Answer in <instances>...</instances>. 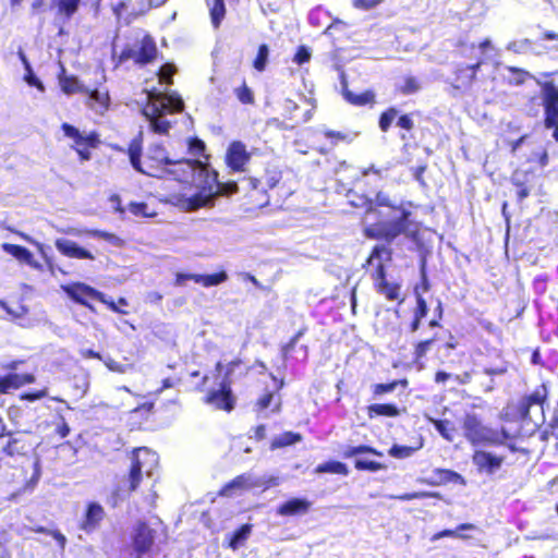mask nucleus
Masks as SVG:
<instances>
[{"label":"nucleus","instance_id":"1","mask_svg":"<svg viewBox=\"0 0 558 558\" xmlns=\"http://www.w3.org/2000/svg\"><path fill=\"white\" fill-rule=\"evenodd\" d=\"M351 203L354 207L364 209L366 214L376 213L378 207H388L393 213L400 211L399 217L395 220L377 221L367 226L364 229V235L367 239L390 244L401 234L414 240L420 233L418 226L411 220V211L393 204L383 192H377L375 198L362 195L357 201L352 199Z\"/></svg>","mask_w":558,"mask_h":558},{"label":"nucleus","instance_id":"2","mask_svg":"<svg viewBox=\"0 0 558 558\" xmlns=\"http://www.w3.org/2000/svg\"><path fill=\"white\" fill-rule=\"evenodd\" d=\"M143 137L140 133L131 140L128 145V155L131 166L140 173L156 179H165L167 177V167L170 157L162 144H153L142 159Z\"/></svg>","mask_w":558,"mask_h":558},{"label":"nucleus","instance_id":"3","mask_svg":"<svg viewBox=\"0 0 558 558\" xmlns=\"http://www.w3.org/2000/svg\"><path fill=\"white\" fill-rule=\"evenodd\" d=\"M392 250L386 245L377 244L373 246L369 255L362 267L369 271L371 279L377 293L385 296L386 300L399 303L403 302L400 298L401 286L398 282L387 280V266L392 262Z\"/></svg>","mask_w":558,"mask_h":558},{"label":"nucleus","instance_id":"4","mask_svg":"<svg viewBox=\"0 0 558 558\" xmlns=\"http://www.w3.org/2000/svg\"><path fill=\"white\" fill-rule=\"evenodd\" d=\"M130 465L128 471L120 477L116 486L117 495L135 493L142 485L144 477H150L153 465L157 463V454L147 447L133 448L129 454Z\"/></svg>","mask_w":558,"mask_h":558},{"label":"nucleus","instance_id":"5","mask_svg":"<svg viewBox=\"0 0 558 558\" xmlns=\"http://www.w3.org/2000/svg\"><path fill=\"white\" fill-rule=\"evenodd\" d=\"M282 179V171L278 165L266 161L263 165L262 172L256 175L242 178L241 182L245 184V190L254 198V207H263L268 204V191L277 187Z\"/></svg>","mask_w":558,"mask_h":558},{"label":"nucleus","instance_id":"6","mask_svg":"<svg viewBox=\"0 0 558 558\" xmlns=\"http://www.w3.org/2000/svg\"><path fill=\"white\" fill-rule=\"evenodd\" d=\"M267 377L268 380L260 381V389L252 403L253 412L257 416L279 414L282 411L281 390L284 387V380L270 372L267 374Z\"/></svg>","mask_w":558,"mask_h":558},{"label":"nucleus","instance_id":"7","mask_svg":"<svg viewBox=\"0 0 558 558\" xmlns=\"http://www.w3.org/2000/svg\"><path fill=\"white\" fill-rule=\"evenodd\" d=\"M158 531L145 520L133 525L126 547L130 558H150L158 551Z\"/></svg>","mask_w":558,"mask_h":558},{"label":"nucleus","instance_id":"8","mask_svg":"<svg viewBox=\"0 0 558 558\" xmlns=\"http://www.w3.org/2000/svg\"><path fill=\"white\" fill-rule=\"evenodd\" d=\"M241 364L242 361L240 359H234L228 363L225 378L220 381L218 388L208 389L202 398V401L205 404L211 407L214 410L227 413L234 410L236 405V397L232 390L230 375L234 368Z\"/></svg>","mask_w":558,"mask_h":558},{"label":"nucleus","instance_id":"9","mask_svg":"<svg viewBox=\"0 0 558 558\" xmlns=\"http://www.w3.org/2000/svg\"><path fill=\"white\" fill-rule=\"evenodd\" d=\"M463 436L472 446H500L508 433L502 429V437L497 432L485 426L478 415L466 413L462 421Z\"/></svg>","mask_w":558,"mask_h":558},{"label":"nucleus","instance_id":"10","mask_svg":"<svg viewBox=\"0 0 558 558\" xmlns=\"http://www.w3.org/2000/svg\"><path fill=\"white\" fill-rule=\"evenodd\" d=\"M214 170L215 169L207 161L186 158L174 160L170 158L167 167V177L165 179L193 186L196 177L202 179L207 172Z\"/></svg>","mask_w":558,"mask_h":558},{"label":"nucleus","instance_id":"11","mask_svg":"<svg viewBox=\"0 0 558 558\" xmlns=\"http://www.w3.org/2000/svg\"><path fill=\"white\" fill-rule=\"evenodd\" d=\"M63 292L76 304L83 305L89 310H94L89 304V300L98 301L105 304L110 311L119 314H126L117 306L112 300H107L105 294L97 289L84 283V282H71L61 287Z\"/></svg>","mask_w":558,"mask_h":558},{"label":"nucleus","instance_id":"12","mask_svg":"<svg viewBox=\"0 0 558 558\" xmlns=\"http://www.w3.org/2000/svg\"><path fill=\"white\" fill-rule=\"evenodd\" d=\"M159 50L154 37L145 34L136 49L125 46L118 56L116 66H119L130 60L137 66H145L155 62L158 58Z\"/></svg>","mask_w":558,"mask_h":558},{"label":"nucleus","instance_id":"13","mask_svg":"<svg viewBox=\"0 0 558 558\" xmlns=\"http://www.w3.org/2000/svg\"><path fill=\"white\" fill-rule=\"evenodd\" d=\"M61 130L65 137L71 138L73 144L71 148L77 154L81 161L92 159V149H96L101 144L100 134L93 130L88 133H82L76 126L64 122Z\"/></svg>","mask_w":558,"mask_h":558},{"label":"nucleus","instance_id":"14","mask_svg":"<svg viewBox=\"0 0 558 558\" xmlns=\"http://www.w3.org/2000/svg\"><path fill=\"white\" fill-rule=\"evenodd\" d=\"M541 99L544 128L551 131L553 140L558 143V87L553 81L541 83Z\"/></svg>","mask_w":558,"mask_h":558},{"label":"nucleus","instance_id":"15","mask_svg":"<svg viewBox=\"0 0 558 558\" xmlns=\"http://www.w3.org/2000/svg\"><path fill=\"white\" fill-rule=\"evenodd\" d=\"M548 399V388L542 384L530 395L522 397L518 402L510 404L511 415L521 422L531 421L530 411L532 407H538L542 411Z\"/></svg>","mask_w":558,"mask_h":558},{"label":"nucleus","instance_id":"16","mask_svg":"<svg viewBox=\"0 0 558 558\" xmlns=\"http://www.w3.org/2000/svg\"><path fill=\"white\" fill-rule=\"evenodd\" d=\"M483 64V59H477L471 64L457 62L451 71V77L449 80L450 86L460 92L469 90L476 82L477 72L481 70Z\"/></svg>","mask_w":558,"mask_h":558},{"label":"nucleus","instance_id":"17","mask_svg":"<svg viewBox=\"0 0 558 558\" xmlns=\"http://www.w3.org/2000/svg\"><path fill=\"white\" fill-rule=\"evenodd\" d=\"M216 178H219L218 171L207 172L202 178V184L199 191L190 197H186L180 202L181 206L189 211H195L199 208L206 207L214 201L213 186L215 185Z\"/></svg>","mask_w":558,"mask_h":558},{"label":"nucleus","instance_id":"18","mask_svg":"<svg viewBox=\"0 0 558 558\" xmlns=\"http://www.w3.org/2000/svg\"><path fill=\"white\" fill-rule=\"evenodd\" d=\"M250 160L251 153L243 142L232 141L229 143L223 161L231 173L245 172Z\"/></svg>","mask_w":558,"mask_h":558},{"label":"nucleus","instance_id":"19","mask_svg":"<svg viewBox=\"0 0 558 558\" xmlns=\"http://www.w3.org/2000/svg\"><path fill=\"white\" fill-rule=\"evenodd\" d=\"M399 111L396 107H388L385 109L378 118V128L381 132L386 133L390 130L393 120L397 118V126L401 130L410 133L414 129L413 113L398 114Z\"/></svg>","mask_w":558,"mask_h":558},{"label":"nucleus","instance_id":"20","mask_svg":"<svg viewBox=\"0 0 558 558\" xmlns=\"http://www.w3.org/2000/svg\"><path fill=\"white\" fill-rule=\"evenodd\" d=\"M105 518V508L99 502L89 501L86 505L78 527L86 534H92L100 527Z\"/></svg>","mask_w":558,"mask_h":558},{"label":"nucleus","instance_id":"21","mask_svg":"<svg viewBox=\"0 0 558 558\" xmlns=\"http://www.w3.org/2000/svg\"><path fill=\"white\" fill-rule=\"evenodd\" d=\"M504 460L502 456L486 450H474L472 454V462L480 473L494 474L501 468Z\"/></svg>","mask_w":558,"mask_h":558},{"label":"nucleus","instance_id":"22","mask_svg":"<svg viewBox=\"0 0 558 558\" xmlns=\"http://www.w3.org/2000/svg\"><path fill=\"white\" fill-rule=\"evenodd\" d=\"M313 502L306 498L293 497L277 508V514L281 517L304 515L311 511Z\"/></svg>","mask_w":558,"mask_h":558},{"label":"nucleus","instance_id":"23","mask_svg":"<svg viewBox=\"0 0 558 558\" xmlns=\"http://www.w3.org/2000/svg\"><path fill=\"white\" fill-rule=\"evenodd\" d=\"M54 246L61 255H63L68 258L88 259V260L95 259V255L90 251L86 250L85 247L80 246L74 241H70L66 239H57L54 241Z\"/></svg>","mask_w":558,"mask_h":558},{"label":"nucleus","instance_id":"24","mask_svg":"<svg viewBox=\"0 0 558 558\" xmlns=\"http://www.w3.org/2000/svg\"><path fill=\"white\" fill-rule=\"evenodd\" d=\"M83 94L87 96L86 104L92 110L102 114L110 108L111 98L107 88H87Z\"/></svg>","mask_w":558,"mask_h":558},{"label":"nucleus","instance_id":"25","mask_svg":"<svg viewBox=\"0 0 558 558\" xmlns=\"http://www.w3.org/2000/svg\"><path fill=\"white\" fill-rule=\"evenodd\" d=\"M142 114L149 123L153 133L161 136H168L172 128V123L165 117L160 116L157 109H143Z\"/></svg>","mask_w":558,"mask_h":558},{"label":"nucleus","instance_id":"26","mask_svg":"<svg viewBox=\"0 0 558 558\" xmlns=\"http://www.w3.org/2000/svg\"><path fill=\"white\" fill-rule=\"evenodd\" d=\"M342 96L348 104L355 107L373 106L376 102V94L373 89H366L356 94L348 87H343Z\"/></svg>","mask_w":558,"mask_h":558},{"label":"nucleus","instance_id":"27","mask_svg":"<svg viewBox=\"0 0 558 558\" xmlns=\"http://www.w3.org/2000/svg\"><path fill=\"white\" fill-rule=\"evenodd\" d=\"M2 250L20 263L26 264L33 268H38V264L35 262L33 253L25 246L13 243H3Z\"/></svg>","mask_w":558,"mask_h":558},{"label":"nucleus","instance_id":"28","mask_svg":"<svg viewBox=\"0 0 558 558\" xmlns=\"http://www.w3.org/2000/svg\"><path fill=\"white\" fill-rule=\"evenodd\" d=\"M58 81L61 90L66 95H73L76 93L83 94L87 92V87L82 85L76 76L66 75V71L63 66L58 75Z\"/></svg>","mask_w":558,"mask_h":558},{"label":"nucleus","instance_id":"29","mask_svg":"<svg viewBox=\"0 0 558 558\" xmlns=\"http://www.w3.org/2000/svg\"><path fill=\"white\" fill-rule=\"evenodd\" d=\"M2 380H3V387L5 390V393H9L11 390H16L25 385L35 383L36 377L32 373H25V374L9 373V374L2 376Z\"/></svg>","mask_w":558,"mask_h":558},{"label":"nucleus","instance_id":"30","mask_svg":"<svg viewBox=\"0 0 558 558\" xmlns=\"http://www.w3.org/2000/svg\"><path fill=\"white\" fill-rule=\"evenodd\" d=\"M435 482L434 485L458 484L464 486L465 478L458 472L450 469L438 468L433 471Z\"/></svg>","mask_w":558,"mask_h":558},{"label":"nucleus","instance_id":"31","mask_svg":"<svg viewBox=\"0 0 558 558\" xmlns=\"http://www.w3.org/2000/svg\"><path fill=\"white\" fill-rule=\"evenodd\" d=\"M210 23L214 29H219L227 14L225 0H206Z\"/></svg>","mask_w":558,"mask_h":558},{"label":"nucleus","instance_id":"32","mask_svg":"<svg viewBox=\"0 0 558 558\" xmlns=\"http://www.w3.org/2000/svg\"><path fill=\"white\" fill-rule=\"evenodd\" d=\"M366 412L369 418L397 417L401 414L400 409L393 403H373L367 405Z\"/></svg>","mask_w":558,"mask_h":558},{"label":"nucleus","instance_id":"33","mask_svg":"<svg viewBox=\"0 0 558 558\" xmlns=\"http://www.w3.org/2000/svg\"><path fill=\"white\" fill-rule=\"evenodd\" d=\"M68 234H73L76 236H89L94 239L104 240L111 244H119L121 240L118 235L112 232L99 229H83V230H69L65 231Z\"/></svg>","mask_w":558,"mask_h":558},{"label":"nucleus","instance_id":"34","mask_svg":"<svg viewBox=\"0 0 558 558\" xmlns=\"http://www.w3.org/2000/svg\"><path fill=\"white\" fill-rule=\"evenodd\" d=\"M316 474H337L347 476L350 473L348 465L338 460H328L317 464L314 469Z\"/></svg>","mask_w":558,"mask_h":558},{"label":"nucleus","instance_id":"35","mask_svg":"<svg viewBox=\"0 0 558 558\" xmlns=\"http://www.w3.org/2000/svg\"><path fill=\"white\" fill-rule=\"evenodd\" d=\"M253 530V525L250 523L242 524L238 527L229 537L228 547L232 550H236L242 547L248 539Z\"/></svg>","mask_w":558,"mask_h":558},{"label":"nucleus","instance_id":"36","mask_svg":"<svg viewBox=\"0 0 558 558\" xmlns=\"http://www.w3.org/2000/svg\"><path fill=\"white\" fill-rule=\"evenodd\" d=\"M52 3L60 17L70 20L78 11L81 0H52Z\"/></svg>","mask_w":558,"mask_h":558},{"label":"nucleus","instance_id":"37","mask_svg":"<svg viewBox=\"0 0 558 558\" xmlns=\"http://www.w3.org/2000/svg\"><path fill=\"white\" fill-rule=\"evenodd\" d=\"M303 436L300 433L295 432H283L280 435L274 437L270 441V449L276 450L280 448H284L296 442L302 441Z\"/></svg>","mask_w":558,"mask_h":558},{"label":"nucleus","instance_id":"38","mask_svg":"<svg viewBox=\"0 0 558 558\" xmlns=\"http://www.w3.org/2000/svg\"><path fill=\"white\" fill-rule=\"evenodd\" d=\"M438 340L437 333H434L430 338L420 340L414 344L413 348V363L421 364L426 357V354L430 350L432 345Z\"/></svg>","mask_w":558,"mask_h":558},{"label":"nucleus","instance_id":"39","mask_svg":"<svg viewBox=\"0 0 558 558\" xmlns=\"http://www.w3.org/2000/svg\"><path fill=\"white\" fill-rule=\"evenodd\" d=\"M248 480L250 478L246 474H240L235 476L232 481L222 486V488L219 490V495L231 496V490L234 488L245 489L257 486V483H250Z\"/></svg>","mask_w":558,"mask_h":558},{"label":"nucleus","instance_id":"40","mask_svg":"<svg viewBox=\"0 0 558 558\" xmlns=\"http://www.w3.org/2000/svg\"><path fill=\"white\" fill-rule=\"evenodd\" d=\"M128 209L135 217L154 218L158 215L157 210L145 202H130Z\"/></svg>","mask_w":558,"mask_h":558},{"label":"nucleus","instance_id":"41","mask_svg":"<svg viewBox=\"0 0 558 558\" xmlns=\"http://www.w3.org/2000/svg\"><path fill=\"white\" fill-rule=\"evenodd\" d=\"M239 191V185L233 180L220 182L218 178H216L215 185L213 186V194L215 198L218 196H231L236 194Z\"/></svg>","mask_w":558,"mask_h":558},{"label":"nucleus","instance_id":"42","mask_svg":"<svg viewBox=\"0 0 558 558\" xmlns=\"http://www.w3.org/2000/svg\"><path fill=\"white\" fill-rule=\"evenodd\" d=\"M228 279V275L225 270L209 274V275H198L195 278V282L202 284L203 287H214L225 282Z\"/></svg>","mask_w":558,"mask_h":558},{"label":"nucleus","instance_id":"43","mask_svg":"<svg viewBox=\"0 0 558 558\" xmlns=\"http://www.w3.org/2000/svg\"><path fill=\"white\" fill-rule=\"evenodd\" d=\"M20 58L25 66L26 73L24 75V81L32 87L37 88L39 92H45V86L43 82L34 74L31 63L28 62L26 56L23 52H20Z\"/></svg>","mask_w":558,"mask_h":558},{"label":"nucleus","instance_id":"44","mask_svg":"<svg viewBox=\"0 0 558 558\" xmlns=\"http://www.w3.org/2000/svg\"><path fill=\"white\" fill-rule=\"evenodd\" d=\"M362 453H368V454H373L376 457H383L381 451H379L375 447H372L368 445L350 446L342 452V457L344 459H349V458H352V457H355V456L362 454Z\"/></svg>","mask_w":558,"mask_h":558},{"label":"nucleus","instance_id":"45","mask_svg":"<svg viewBox=\"0 0 558 558\" xmlns=\"http://www.w3.org/2000/svg\"><path fill=\"white\" fill-rule=\"evenodd\" d=\"M269 57V47L267 44H260L257 48V53L253 59L252 65L257 72H264L267 66Z\"/></svg>","mask_w":558,"mask_h":558},{"label":"nucleus","instance_id":"46","mask_svg":"<svg viewBox=\"0 0 558 558\" xmlns=\"http://www.w3.org/2000/svg\"><path fill=\"white\" fill-rule=\"evenodd\" d=\"M430 423L434 425L435 429L440 434V436L447 441L453 440L452 432H454V427L448 420H436L430 418Z\"/></svg>","mask_w":558,"mask_h":558},{"label":"nucleus","instance_id":"47","mask_svg":"<svg viewBox=\"0 0 558 558\" xmlns=\"http://www.w3.org/2000/svg\"><path fill=\"white\" fill-rule=\"evenodd\" d=\"M234 95L243 105H253L255 102L254 93L245 81L234 89Z\"/></svg>","mask_w":558,"mask_h":558},{"label":"nucleus","instance_id":"48","mask_svg":"<svg viewBox=\"0 0 558 558\" xmlns=\"http://www.w3.org/2000/svg\"><path fill=\"white\" fill-rule=\"evenodd\" d=\"M421 89L420 81L414 76H405L403 83L397 88L398 93L402 95H412Z\"/></svg>","mask_w":558,"mask_h":558},{"label":"nucleus","instance_id":"49","mask_svg":"<svg viewBox=\"0 0 558 558\" xmlns=\"http://www.w3.org/2000/svg\"><path fill=\"white\" fill-rule=\"evenodd\" d=\"M354 468L357 471L378 472L385 470L387 466L386 464L378 461L356 459L354 461Z\"/></svg>","mask_w":558,"mask_h":558},{"label":"nucleus","instance_id":"50","mask_svg":"<svg viewBox=\"0 0 558 558\" xmlns=\"http://www.w3.org/2000/svg\"><path fill=\"white\" fill-rule=\"evenodd\" d=\"M166 101L168 108H170V114L181 113L184 110V102L178 94L159 96Z\"/></svg>","mask_w":558,"mask_h":558},{"label":"nucleus","instance_id":"51","mask_svg":"<svg viewBox=\"0 0 558 558\" xmlns=\"http://www.w3.org/2000/svg\"><path fill=\"white\" fill-rule=\"evenodd\" d=\"M177 73V68L172 63H165L158 70L159 82L167 85L173 84V75Z\"/></svg>","mask_w":558,"mask_h":558},{"label":"nucleus","instance_id":"52","mask_svg":"<svg viewBox=\"0 0 558 558\" xmlns=\"http://www.w3.org/2000/svg\"><path fill=\"white\" fill-rule=\"evenodd\" d=\"M416 447L405 446V445H392L388 453L390 457L396 459H405L411 457L415 451Z\"/></svg>","mask_w":558,"mask_h":558},{"label":"nucleus","instance_id":"53","mask_svg":"<svg viewBox=\"0 0 558 558\" xmlns=\"http://www.w3.org/2000/svg\"><path fill=\"white\" fill-rule=\"evenodd\" d=\"M9 438L5 445L1 448L2 454L13 458L20 453V449L17 448L19 439L13 437L12 432L7 429V435Z\"/></svg>","mask_w":558,"mask_h":558},{"label":"nucleus","instance_id":"54","mask_svg":"<svg viewBox=\"0 0 558 558\" xmlns=\"http://www.w3.org/2000/svg\"><path fill=\"white\" fill-rule=\"evenodd\" d=\"M322 135L325 138L329 140L332 146H336V145H338L339 143H342V142H349L350 141L349 134L345 133V132H341V131L324 130L322 132Z\"/></svg>","mask_w":558,"mask_h":558},{"label":"nucleus","instance_id":"55","mask_svg":"<svg viewBox=\"0 0 558 558\" xmlns=\"http://www.w3.org/2000/svg\"><path fill=\"white\" fill-rule=\"evenodd\" d=\"M187 148L192 155L199 157V156L204 155L206 145H205L204 141L194 136V137L189 138Z\"/></svg>","mask_w":558,"mask_h":558},{"label":"nucleus","instance_id":"56","mask_svg":"<svg viewBox=\"0 0 558 558\" xmlns=\"http://www.w3.org/2000/svg\"><path fill=\"white\" fill-rule=\"evenodd\" d=\"M416 296V306L413 312V316L416 317V319H422L426 317L428 313V305L426 300L417 292H415Z\"/></svg>","mask_w":558,"mask_h":558},{"label":"nucleus","instance_id":"57","mask_svg":"<svg viewBox=\"0 0 558 558\" xmlns=\"http://www.w3.org/2000/svg\"><path fill=\"white\" fill-rule=\"evenodd\" d=\"M399 385L398 380H392L385 384H375L372 386V392L374 396H381L385 393L392 392Z\"/></svg>","mask_w":558,"mask_h":558},{"label":"nucleus","instance_id":"58","mask_svg":"<svg viewBox=\"0 0 558 558\" xmlns=\"http://www.w3.org/2000/svg\"><path fill=\"white\" fill-rule=\"evenodd\" d=\"M311 57H312V54H311L310 49L306 46L301 45L296 48V51L293 57V61L296 64L302 65L304 63L310 62Z\"/></svg>","mask_w":558,"mask_h":558},{"label":"nucleus","instance_id":"59","mask_svg":"<svg viewBox=\"0 0 558 558\" xmlns=\"http://www.w3.org/2000/svg\"><path fill=\"white\" fill-rule=\"evenodd\" d=\"M47 396H48V389L43 388V389L34 390V391L23 392L20 396V400L34 402V401L40 400Z\"/></svg>","mask_w":558,"mask_h":558},{"label":"nucleus","instance_id":"60","mask_svg":"<svg viewBox=\"0 0 558 558\" xmlns=\"http://www.w3.org/2000/svg\"><path fill=\"white\" fill-rule=\"evenodd\" d=\"M511 183L517 187L518 202H522L530 195V189L524 182L515 178H511Z\"/></svg>","mask_w":558,"mask_h":558},{"label":"nucleus","instance_id":"61","mask_svg":"<svg viewBox=\"0 0 558 558\" xmlns=\"http://www.w3.org/2000/svg\"><path fill=\"white\" fill-rule=\"evenodd\" d=\"M442 537H458V538H462V539L470 538V536H468V535H464L462 533H457L456 529L454 530L445 529V530H441V531L435 533L430 537V539L434 542V541L440 539Z\"/></svg>","mask_w":558,"mask_h":558},{"label":"nucleus","instance_id":"62","mask_svg":"<svg viewBox=\"0 0 558 558\" xmlns=\"http://www.w3.org/2000/svg\"><path fill=\"white\" fill-rule=\"evenodd\" d=\"M383 0H353V7L360 10H371L380 4Z\"/></svg>","mask_w":558,"mask_h":558},{"label":"nucleus","instance_id":"63","mask_svg":"<svg viewBox=\"0 0 558 558\" xmlns=\"http://www.w3.org/2000/svg\"><path fill=\"white\" fill-rule=\"evenodd\" d=\"M154 408L155 403L151 401H147L134 408L132 412L148 416L154 412Z\"/></svg>","mask_w":558,"mask_h":558},{"label":"nucleus","instance_id":"64","mask_svg":"<svg viewBox=\"0 0 558 558\" xmlns=\"http://www.w3.org/2000/svg\"><path fill=\"white\" fill-rule=\"evenodd\" d=\"M252 436L255 441H260L266 438V426L264 424H258L251 429Z\"/></svg>","mask_w":558,"mask_h":558}]
</instances>
